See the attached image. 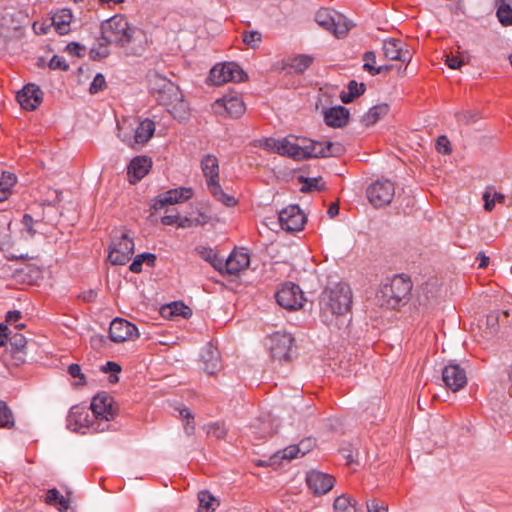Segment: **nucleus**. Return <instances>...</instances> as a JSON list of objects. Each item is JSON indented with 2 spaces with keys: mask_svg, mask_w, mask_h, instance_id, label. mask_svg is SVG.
Wrapping results in <instances>:
<instances>
[{
  "mask_svg": "<svg viewBox=\"0 0 512 512\" xmlns=\"http://www.w3.org/2000/svg\"><path fill=\"white\" fill-rule=\"evenodd\" d=\"M101 35L111 44L124 48L128 54L141 55L145 50L146 36L123 15H114L101 24Z\"/></svg>",
  "mask_w": 512,
  "mask_h": 512,
  "instance_id": "obj_1",
  "label": "nucleus"
},
{
  "mask_svg": "<svg viewBox=\"0 0 512 512\" xmlns=\"http://www.w3.org/2000/svg\"><path fill=\"white\" fill-rule=\"evenodd\" d=\"M351 304L352 293L347 284L338 283L324 289L319 299L322 322L327 325L334 324V321L350 311Z\"/></svg>",
  "mask_w": 512,
  "mask_h": 512,
  "instance_id": "obj_2",
  "label": "nucleus"
},
{
  "mask_svg": "<svg viewBox=\"0 0 512 512\" xmlns=\"http://www.w3.org/2000/svg\"><path fill=\"white\" fill-rule=\"evenodd\" d=\"M412 286L410 279L396 275L377 292V303L381 307L397 309L408 301Z\"/></svg>",
  "mask_w": 512,
  "mask_h": 512,
  "instance_id": "obj_3",
  "label": "nucleus"
},
{
  "mask_svg": "<svg viewBox=\"0 0 512 512\" xmlns=\"http://www.w3.org/2000/svg\"><path fill=\"white\" fill-rule=\"evenodd\" d=\"M315 21L338 38L344 37L352 27V23L343 14L328 8L318 10Z\"/></svg>",
  "mask_w": 512,
  "mask_h": 512,
  "instance_id": "obj_4",
  "label": "nucleus"
},
{
  "mask_svg": "<svg viewBox=\"0 0 512 512\" xmlns=\"http://www.w3.org/2000/svg\"><path fill=\"white\" fill-rule=\"evenodd\" d=\"M91 410L94 418L100 420L94 431H104L109 427L108 421L116 415L113 398L106 393H99L92 399Z\"/></svg>",
  "mask_w": 512,
  "mask_h": 512,
  "instance_id": "obj_5",
  "label": "nucleus"
},
{
  "mask_svg": "<svg viewBox=\"0 0 512 512\" xmlns=\"http://www.w3.org/2000/svg\"><path fill=\"white\" fill-rule=\"evenodd\" d=\"M134 254V241L126 232L115 233L108 259L113 265H125Z\"/></svg>",
  "mask_w": 512,
  "mask_h": 512,
  "instance_id": "obj_6",
  "label": "nucleus"
},
{
  "mask_svg": "<svg viewBox=\"0 0 512 512\" xmlns=\"http://www.w3.org/2000/svg\"><path fill=\"white\" fill-rule=\"evenodd\" d=\"M294 341L291 334L277 331L266 338V346L274 360L289 361L291 359Z\"/></svg>",
  "mask_w": 512,
  "mask_h": 512,
  "instance_id": "obj_7",
  "label": "nucleus"
},
{
  "mask_svg": "<svg viewBox=\"0 0 512 512\" xmlns=\"http://www.w3.org/2000/svg\"><path fill=\"white\" fill-rule=\"evenodd\" d=\"M246 77V73L234 62L217 64L210 70L209 74L210 82L218 86L227 82H241Z\"/></svg>",
  "mask_w": 512,
  "mask_h": 512,
  "instance_id": "obj_8",
  "label": "nucleus"
},
{
  "mask_svg": "<svg viewBox=\"0 0 512 512\" xmlns=\"http://www.w3.org/2000/svg\"><path fill=\"white\" fill-rule=\"evenodd\" d=\"M278 154L282 156H288L294 160H304L311 158V145L312 140L301 139L294 136H288L280 139Z\"/></svg>",
  "mask_w": 512,
  "mask_h": 512,
  "instance_id": "obj_9",
  "label": "nucleus"
},
{
  "mask_svg": "<svg viewBox=\"0 0 512 512\" xmlns=\"http://www.w3.org/2000/svg\"><path fill=\"white\" fill-rule=\"evenodd\" d=\"M367 198L374 207H383L391 203L395 195V186L389 180H376L367 188Z\"/></svg>",
  "mask_w": 512,
  "mask_h": 512,
  "instance_id": "obj_10",
  "label": "nucleus"
},
{
  "mask_svg": "<svg viewBox=\"0 0 512 512\" xmlns=\"http://www.w3.org/2000/svg\"><path fill=\"white\" fill-rule=\"evenodd\" d=\"M275 297L281 307L290 311L302 308L305 300L300 287L292 282L284 283Z\"/></svg>",
  "mask_w": 512,
  "mask_h": 512,
  "instance_id": "obj_11",
  "label": "nucleus"
},
{
  "mask_svg": "<svg viewBox=\"0 0 512 512\" xmlns=\"http://www.w3.org/2000/svg\"><path fill=\"white\" fill-rule=\"evenodd\" d=\"M214 112L218 115H226L238 118L245 112V104L239 94L232 93L224 95L213 103Z\"/></svg>",
  "mask_w": 512,
  "mask_h": 512,
  "instance_id": "obj_12",
  "label": "nucleus"
},
{
  "mask_svg": "<svg viewBox=\"0 0 512 512\" xmlns=\"http://www.w3.org/2000/svg\"><path fill=\"white\" fill-rule=\"evenodd\" d=\"M442 380L447 389L458 392L467 385L466 370L458 363L450 362L442 369Z\"/></svg>",
  "mask_w": 512,
  "mask_h": 512,
  "instance_id": "obj_13",
  "label": "nucleus"
},
{
  "mask_svg": "<svg viewBox=\"0 0 512 512\" xmlns=\"http://www.w3.org/2000/svg\"><path fill=\"white\" fill-rule=\"evenodd\" d=\"M281 228L288 232L300 231L306 222V217L298 205H290L278 214Z\"/></svg>",
  "mask_w": 512,
  "mask_h": 512,
  "instance_id": "obj_14",
  "label": "nucleus"
},
{
  "mask_svg": "<svg viewBox=\"0 0 512 512\" xmlns=\"http://www.w3.org/2000/svg\"><path fill=\"white\" fill-rule=\"evenodd\" d=\"M155 132V123L146 118L139 123L133 136L121 135V140L129 147L138 150L143 147L153 136Z\"/></svg>",
  "mask_w": 512,
  "mask_h": 512,
  "instance_id": "obj_15",
  "label": "nucleus"
},
{
  "mask_svg": "<svg viewBox=\"0 0 512 512\" xmlns=\"http://www.w3.org/2000/svg\"><path fill=\"white\" fill-rule=\"evenodd\" d=\"M109 337L111 341L120 343L137 339L139 332L133 323L122 318H116L110 323Z\"/></svg>",
  "mask_w": 512,
  "mask_h": 512,
  "instance_id": "obj_16",
  "label": "nucleus"
},
{
  "mask_svg": "<svg viewBox=\"0 0 512 512\" xmlns=\"http://www.w3.org/2000/svg\"><path fill=\"white\" fill-rule=\"evenodd\" d=\"M250 264V255L245 248L234 249L224 261L223 274L238 275Z\"/></svg>",
  "mask_w": 512,
  "mask_h": 512,
  "instance_id": "obj_17",
  "label": "nucleus"
},
{
  "mask_svg": "<svg viewBox=\"0 0 512 512\" xmlns=\"http://www.w3.org/2000/svg\"><path fill=\"white\" fill-rule=\"evenodd\" d=\"M193 195L191 188H176L171 189L167 192L159 194L153 202L152 208L159 210L164 208L166 205H173L176 203L184 202L190 199Z\"/></svg>",
  "mask_w": 512,
  "mask_h": 512,
  "instance_id": "obj_18",
  "label": "nucleus"
},
{
  "mask_svg": "<svg viewBox=\"0 0 512 512\" xmlns=\"http://www.w3.org/2000/svg\"><path fill=\"white\" fill-rule=\"evenodd\" d=\"M308 488L314 495H324L328 493L335 484L333 476L319 471H311L306 476Z\"/></svg>",
  "mask_w": 512,
  "mask_h": 512,
  "instance_id": "obj_19",
  "label": "nucleus"
},
{
  "mask_svg": "<svg viewBox=\"0 0 512 512\" xmlns=\"http://www.w3.org/2000/svg\"><path fill=\"white\" fill-rule=\"evenodd\" d=\"M17 100L22 108L33 111L41 104L43 92L38 85L29 83L17 93Z\"/></svg>",
  "mask_w": 512,
  "mask_h": 512,
  "instance_id": "obj_20",
  "label": "nucleus"
},
{
  "mask_svg": "<svg viewBox=\"0 0 512 512\" xmlns=\"http://www.w3.org/2000/svg\"><path fill=\"white\" fill-rule=\"evenodd\" d=\"M405 43L399 39H388L383 42V53L387 59L409 62L411 53L405 49Z\"/></svg>",
  "mask_w": 512,
  "mask_h": 512,
  "instance_id": "obj_21",
  "label": "nucleus"
},
{
  "mask_svg": "<svg viewBox=\"0 0 512 512\" xmlns=\"http://www.w3.org/2000/svg\"><path fill=\"white\" fill-rule=\"evenodd\" d=\"M345 152V147L339 142H319L313 141L311 145V158L318 157H339Z\"/></svg>",
  "mask_w": 512,
  "mask_h": 512,
  "instance_id": "obj_22",
  "label": "nucleus"
},
{
  "mask_svg": "<svg viewBox=\"0 0 512 512\" xmlns=\"http://www.w3.org/2000/svg\"><path fill=\"white\" fill-rule=\"evenodd\" d=\"M152 167V160L147 156H136L133 158L128 166V176L130 183L140 181Z\"/></svg>",
  "mask_w": 512,
  "mask_h": 512,
  "instance_id": "obj_23",
  "label": "nucleus"
},
{
  "mask_svg": "<svg viewBox=\"0 0 512 512\" xmlns=\"http://www.w3.org/2000/svg\"><path fill=\"white\" fill-rule=\"evenodd\" d=\"M204 371L209 375L216 374L222 367L220 353L216 347L207 344L201 354Z\"/></svg>",
  "mask_w": 512,
  "mask_h": 512,
  "instance_id": "obj_24",
  "label": "nucleus"
},
{
  "mask_svg": "<svg viewBox=\"0 0 512 512\" xmlns=\"http://www.w3.org/2000/svg\"><path fill=\"white\" fill-rule=\"evenodd\" d=\"M324 121L330 127H343L348 123L349 110L343 106L327 108L323 111Z\"/></svg>",
  "mask_w": 512,
  "mask_h": 512,
  "instance_id": "obj_25",
  "label": "nucleus"
},
{
  "mask_svg": "<svg viewBox=\"0 0 512 512\" xmlns=\"http://www.w3.org/2000/svg\"><path fill=\"white\" fill-rule=\"evenodd\" d=\"M72 20L73 14L68 8L59 9L52 16V24L60 35H66L71 31L70 25Z\"/></svg>",
  "mask_w": 512,
  "mask_h": 512,
  "instance_id": "obj_26",
  "label": "nucleus"
},
{
  "mask_svg": "<svg viewBox=\"0 0 512 512\" xmlns=\"http://www.w3.org/2000/svg\"><path fill=\"white\" fill-rule=\"evenodd\" d=\"M201 169L206 177L207 187L213 182H219V162L216 156L205 155L201 160Z\"/></svg>",
  "mask_w": 512,
  "mask_h": 512,
  "instance_id": "obj_27",
  "label": "nucleus"
},
{
  "mask_svg": "<svg viewBox=\"0 0 512 512\" xmlns=\"http://www.w3.org/2000/svg\"><path fill=\"white\" fill-rule=\"evenodd\" d=\"M148 86L149 91L154 98H156L158 94H160L163 90L167 88H170L172 91H175L174 83L156 72L149 75Z\"/></svg>",
  "mask_w": 512,
  "mask_h": 512,
  "instance_id": "obj_28",
  "label": "nucleus"
},
{
  "mask_svg": "<svg viewBox=\"0 0 512 512\" xmlns=\"http://www.w3.org/2000/svg\"><path fill=\"white\" fill-rule=\"evenodd\" d=\"M88 412L84 408L73 407L68 415V426L72 427L74 431L78 430V428L90 427V421L88 419Z\"/></svg>",
  "mask_w": 512,
  "mask_h": 512,
  "instance_id": "obj_29",
  "label": "nucleus"
},
{
  "mask_svg": "<svg viewBox=\"0 0 512 512\" xmlns=\"http://www.w3.org/2000/svg\"><path fill=\"white\" fill-rule=\"evenodd\" d=\"M313 57L306 54H299L285 63L284 68H290L297 74L304 73L313 63Z\"/></svg>",
  "mask_w": 512,
  "mask_h": 512,
  "instance_id": "obj_30",
  "label": "nucleus"
},
{
  "mask_svg": "<svg viewBox=\"0 0 512 512\" xmlns=\"http://www.w3.org/2000/svg\"><path fill=\"white\" fill-rule=\"evenodd\" d=\"M389 111V106L387 104H378L369 109L367 113H365L361 119L362 123L365 126L374 125L378 120L384 117Z\"/></svg>",
  "mask_w": 512,
  "mask_h": 512,
  "instance_id": "obj_31",
  "label": "nucleus"
},
{
  "mask_svg": "<svg viewBox=\"0 0 512 512\" xmlns=\"http://www.w3.org/2000/svg\"><path fill=\"white\" fill-rule=\"evenodd\" d=\"M509 318V312L507 310H494L491 311L486 317V333L489 336H493L500 330V319Z\"/></svg>",
  "mask_w": 512,
  "mask_h": 512,
  "instance_id": "obj_32",
  "label": "nucleus"
},
{
  "mask_svg": "<svg viewBox=\"0 0 512 512\" xmlns=\"http://www.w3.org/2000/svg\"><path fill=\"white\" fill-rule=\"evenodd\" d=\"M334 512H363L357 501L347 495L338 496L333 504Z\"/></svg>",
  "mask_w": 512,
  "mask_h": 512,
  "instance_id": "obj_33",
  "label": "nucleus"
},
{
  "mask_svg": "<svg viewBox=\"0 0 512 512\" xmlns=\"http://www.w3.org/2000/svg\"><path fill=\"white\" fill-rule=\"evenodd\" d=\"M168 112L178 121H184L189 117V106L184 100L183 94L180 99L175 100L171 105L167 106Z\"/></svg>",
  "mask_w": 512,
  "mask_h": 512,
  "instance_id": "obj_34",
  "label": "nucleus"
},
{
  "mask_svg": "<svg viewBox=\"0 0 512 512\" xmlns=\"http://www.w3.org/2000/svg\"><path fill=\"white\" fill-rule=\"evenodd\" d=\"M197 251L202 259L210 263L218 272L223 274L224 259L221 258L212 248L198 247Z\"/></svg>",
  "mask_w": 512,
  "mask_h": 512,
  "instance_id": "obj_35",
  "label": "nucleus"
},
{
  "mask_svg": "<svg viewBox=\"0 0 512 512\" xmlns=\"http://www.w3.org/2000/svg\"><path fill=\"white\" fill-rule=\"evenodd\" d=\"M17 182L15 174L3 172L0 176V202L5 201L12 194V188Z\"/></svg>",
  "mask_w": 512,
  "mask_h": 512,
  "instance_id": "obj_36",
  "label": "nucleus"
},
{
  "mask_svg": "<svg viewBox=\"0 0 512 512\" xmlns=\"http://www.w3.org/2000/svg\"><path fill=\"white\" fill-rule=\"evenodd\" d=\"M208 190L217 201L223 203L227 207H233L237 204L235 197L226 194L219 182L211 183Z\"/></svg>",
  "mask_w": 512,
  "mask_h": 512,
  "instance_id": "obj_37",
  "label": "nucleus"
},
{
  "mask_svg": "<svg viewBox=\"0 0 512 512\" xmlns=\"http://www.w3.org/2000/svg\"><path fill=\"white\" fill-rule=\"evenodd\" d=\"M347 88L348 91L342 92L340 95L341 101L345 104L352 102L355 98L362 95L366 90L364 83H357L355 80H351L348 83Z\"/></svg>",
  "mask_w": 512,
  "mask_h": 512,
  "instance_id": "obj_38",
  "label": "nucleus"
},
{
  "mask_svg": "<svg viewBox=\"0 0 512 512\" xmlns=\"http://www.w3.org/2000/svg\"><path fill=\"white\" fill-rule=\"evenodd\" d=\"M174 90L172 91L170 88H167L163 90L160 94H158L155 98V100L158 102V104L163 105L165 107L171 105L175 100L180 99L181 97V90L178 86L174 84Z\"/></svg>",
  "mask_w": 512,
  "mask_h": 512,
  "instance_id": "obj_39",
  "label": "nucleus"
},
{
  "mask_svg": "<svg viewBox=\"0 0 512 512\" xmlns=\"http://www.w3.org/2000/svg\"><path fill=\"white\" fill-rule=\"evenodd\" d=\"M110 44L111 43L108 42L106 39H103V36L101 35V38L98 40L97 45L90 49V58L95 61H99L106 58L109 55L108 46Z\"/></svg>",
  "mask_w": 512,
  "mask_h": 512,
  "instance_id": "obj_40",
  "label": "nucleus"
},
{
  "mask_svg": "<svg viewBox=\"0 0 512 512\" xmlns=\"http://www.w3.org/2000/svg\"><path fill=\"white\" fill-rule=\"evenodd\" d=\"M497 17L499 22L504 26L512 25V8L504 2V0H497Z\"/></svg>",
  "mask_w": 512,
  "mask_h": 512,
  "instance_id": "obj_41",
  "label": "nucleus"
},
{
  "mask_svg": "<svg viewBox=\"0 0 512 512\" xmlns=\"http://www.w3.org/2000/svg\"><path fill=\"white\" fill-rule=\"evenodd\" d=\"M199 507L206 512H213L219 503L216 502V499L213 495L208 491H200L198 493Z\"/></svg>",
  "mask_w": 512,
  "mask_h": 512,
  "instance_id": "obj_42",
  "label": "nucleus"
},
{
  "mask_svg": "<svg viewBox=\"0 0 512 512\" xmlns=\"http://www.w3.org/2000/svg\"><path fill=\"white\" fill-rule=\"evenodd\" d=\"M0 426L3 428H12L14 426L13 413L6 404L0 400Z\"/></svg>",
  "mask_w": 512,
  "mask_h": 512,
  "instance_id": "obj_43",
  "label": "nucleus"
},
{
  "mask_svg": "<svg viewBox=\"0 0 512 512\" xmlns=\"http://www.w3.org/2000/svg\"><path fill=\"white\" fill-rule=\"evenodd\" d=\"M363 60H364V65H363L364 70H366L373 76L381 73L382 67L374 66V64L376 62V56H375L374 52H372V51L365 52L364 56H363Z\"/></svg>",
  "mask_w": 512,
  "mask_h": 512,
  "instance_id": "obj_44",
  "label": "nucleus"
},
{
  "mask_svg": "<svg viewBox=\"0 0 512 512\" xmlns=\"http://www.w3.org/2000/svg\"><path fill=\"white\" fill-rule=\"evenodd\" d=\"M166 309L169 310L171 315L182 316L183 318H188L192 314L191 309L182 302H173L172 304L168 305L165 310Z\"/></svg>",
  "mask_w": 512,
  "mask_h": 512,
  "instance_id": "obj_45",
  "label": "nucleus"
},
{
  "mask_svg": "<svg viewBox=\"0 0 512 512\" xmlns=\"http://www.w3.org/2000/svg\"><path fill=\"white\" fill-rule=\"evenodd\" d=\"M242 40L247 46L255 49L262 41V34L259 31H244Z\"/></svg>",
  "mask_w": 512,
  "mask_h": 512,
  "instance_id": "obj_46",
  "label": "nucleus"
},
{
  "mask_svg": "<svg viewBox=\"0 0 512 512\" xmlns=\"http://www.w3.org/2000/svg\"><path fill=\"white\" fill-rule=\"evenodd\" d=\"M280 139L265 138L255 142V146L269 152L278 153Z\"/></svg>",
  "mask_w": 512,
  "mask_h": 512,
  "instance_id": "obj_47",
  "label": "nucleus"
},
{
  "mask_svg": "<svg viewBox=\"0 0 512 512\" xmlns=\"http://www.w3.org/2000/svg\"><path fill=\"white\" fill-rule=\"evenodd\" d=\"M226 433V427L221 422H214L207 425V434L217 439H223L226 436Z\"/></svg>",
  "mask_w": 512,
  "mask_h": 512,
  "instance_id": "obj_48",
  "label": "nucleus"
},
{
  "mask_svg": "<svg viewBox=\"0 0 512 512\" xmlns=\"http://www.w3.org/2000/svg\"><path fill=\"white\" fill-rule=\"evenodd\" d=\"M457 121L460 124L469 125L479 119V114L475 111H461L455 114Z\"/></svg>",
  "mask_w": 512,
  "mask_h": 512,
  "instance_id": "obj_49",
  "label": "nucleus"
},
{
  "mask_svg": "<svg viewBox=\"0 0 512 512\" xmlns=\"http://www.w3.org/2000/svg\"><path fill=\"white\" fill-rule=\"evenodd\" d=\"M300 456L299 448L296 445H290L282 451L277 452L274 458L292 460Z\"/></svg>",
  "mask_w": 512,
  "mask_h": 512,
  "instance_id": "obj_50",
  "label": "nucleus"
},
{
  "mask_svg": "<svg viewBox=\"0 0 512 512\" xmlns=\"http://www.w3.org/2000/svg\"><path fill=\"white\" fill-rule=\"evenodd\" d=\"M145 258H150V260L152 261V259L154 258V254L142 253L137 255L134 258L133 262L130 264V271L133 273H140L142 271V265L145 262Z\"/></svg>",
  "mask_w": 512,
  "mask_h": 512,
  "instance_id": "obj_51",
  "label": "nucleus"
},
{
  "mask_svg": "<svg viewBox=\"0 0 512 512\" xmlns=\"http://www.w3.org/2000/svg\"><path fill=\"white\" fill-rule=\"evenodd\" d=\"M106 87V80L103 74L97 73L89 87L91 94H96L103 91Z\"/></svg>",
  "mask_w": 512,
  "mask_h": 512,
  "instance_id": "obj_52",
  "label": "nucleus"
},
{
  "mask_svg": "<svg viewBox=\"0 0 512 512\" xmlns=\"http://www.w3.org/2000/svg\"><path fill=\"white\" fill-rule=\"evenodd\" d=\"M68 373L71 377L77 378L78 382L76 385L84 386L86 384V377L81 371L80 365L72 363L68 366Z\"/></svg>",
  "mask_w": 512,
  "mask_h": 512,
  "instance_id": "obj_53",
  "label": "nucleus"
},
{
  "mask_svg": "<svg viewBox=\"0 0 512 512\" xmlns=\"http://www.w3.org/2000/svg\"><path fill=\"white\" fill-rule=\"evenodd\" d=\"M49 67H50V69H53V70L59 69L62 71H67L69 69V65L67 64L65 59L58 55H54L51 58V60L49 62Z\"/></svg>",
  "mask_w": 512,
  "mask_h": 512,
  "instance_id": "obj_54",
  "label": "nucleus"
},
{
  "mask_svg": "<svg viewBox=\"0 0 512 512\" xmlns=\"http://www.w3.org/2000/svg\"><path fill=\"white\" fill-rule=\"evenodd\" d=\"M316 445V441L313 438H306L300 441L296 446L299 448L300 456H304L308 452H310L314 446Z\"/></svg>",
  "mask_w": 512,
  "mask_h": 512,
  "instance_id": "obj_55",
  "label": "nucleus"
},
{
  "mask_svg": "<svg viewBox=\"0 0 512 512\" xmlns=\"http://www.w3.org/2000/svg\"><path fill=\"white\" fill-rule=\"evenodd\" d=\"M22 318V314L20 311L14 310L9 311L6 314V322L9 324H14L16 329H23L25 327L24 324H18V321Z\"/></svg>",
  "mask_w": 512,
  "mask_h": 512,
  "instance_id": "obj_56",
  "label": "nucleus"
},
{
  "mask_svg": "<svg viewBox=\"0 0 512 512\" xmlns=\"http://www.w3.org/2000/svg\"><path fill=\"white\" fill-rule=\"evenodd\" d=\"M446 64L451 69H460L465 64V61L462 57L450 53L446 56Z\"/></svg>",
  "mask_w": 512,
  "mask_h": 512,
  "instance_id": "obj_57",
  "label": "nucleus"
},
{
  "mask_svg": "<svg viewBox=\"0 0 512 512\" xmlns=\"http://www.w3.org/2000/svg\"><path fill=\"white\" fill-rule=\"evenodd\" d=\"M436 149L442 154H450V142L446 136H439L436 143Z\"/></svg>",
  "mask_w": 512,
  "mask_h": 512,
  "instance_id": "obj_58",
  "label": "nucleus"
},
{
  "mask_svg": "<svg viewBox=\"0 0 512 512\" xmlns=\"http://www.w3.org/2000/svg\"><path fill=\"white\" fill-rule=\"evenodd\" d=\"M320 179L318 178H305L302 192H310L313 190H321L322 186L319 185Z\"/></svg>",
  "mask_w": 512,
  "mask_h": 512,
  "instance_id": "obj_59",
  "label": "nucleus"
},
{
  "mask_svg": "<svg viewBox=\"0 0 512 512\" xmlns=\"http://www.w3.org/2000/svg\"><path fill=\"white\" fill-rule=\"evenodd\" d=\"M367 512H388V508L373 499L367 502Z\"/></svg>",
  "mask_w": 512,
  "mask_h": 512,
  "instance_id": "obj_60",
  "label": "nucleus"
},
{
  "mask_svg": "<svg viewBox=\"0 0 512 512\" xmlns=\"http://www.w3.org/2000/svg\"><path fill=\"white\" fill-rule=\"evenodd\" d=\"M22 223L30 236L36 234V230L33 228L34 219L31 215L25 214L22 218Z\"/></svg>",
  "mask_w": 512,
  "mask_h": 512,
  "instance_id": "obj_61",
  "label": "nucleus"
},
{
  "mask_svg": "<svg viewBox=\"0 0 512 512\" xmlns=\"http://www.w3.org/2000/svg\"><path fill=\"white\" fill-rule=\"evenodd\" d=\"M101 370L104 373H119L121 371V366L113 361H108L104 366H102Z\"/></svg>",
  "mask_w": 512,
  "mask_h": 512,
  "instance_id": "obj_62",
  "label": "nucleus"
},
{
  "mask_svg": "<svg viewBox=\"0 0 512 512\" xmlns=\"http://www.w3.org/2000/svg\"><path fill=\"white\" fill-rule=\"evenodd\" d=\"M60 493L56 488L47 491L45 502L49 505H56V501L59 498Z\"/></svg>",
  "mask_w": 512,
  "mask_h": 512,
  "instance_id": "obj_63",
  "label": "nucleus"
},
{
  "mask_svg": "<svg viewBox=\"0 0 512 512\" xmlns=\"http://www.w3.org/2000/svg\"><path fill=\"white\" fill-rule=\"evenodd\" d=\"M10 334H11L10 329L4 324H0V345L1 346H4L7 343Z\"/></svg>",
  "mask_w": 512,
  "mask_h": 512,
  "instance_id": "obj_64",
  "label": "nucleus"
}]
</instances>
